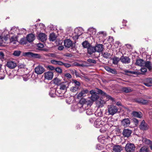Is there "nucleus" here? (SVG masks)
<instances>
[{"mask_svg":"<svg viewBox=\"0 0 152 152\" xmlns=\"http://www.w3.org/2000/svg\"><path fill=\"white\" fill-rule=\"evenodd\" d=\"M107 124V121L104 118L103 120L100 118H98L95 121L94 123L95 126L96 128H100L105 126Z\"/></svg>","mask_w":152,"mask_h":152,"instance_id":"1","label":"nucleus"},{"mask_svg":"<svg viewBox=\"0 0 152 152\" xmlns=\"http://www.w3.org/2000/svg\"><path fill=\"white\" fill-rule=\"evenodd\" d=\"M23 56L34 58L41 59L42 56L40 54L34 53L31 52H26L24 53Z\"/></svg>","mask_w":152,"mask_h":152,"instance_id":"2","label":"nucleus"},{"mask_svg":"<svg viewBox=\"0 0 152 152\" xmlns=\"http://www.w3.org/2000/svg\"><path fill=\"white\" fill-rule=\"evenodd\" d=\"M108 109V112L109 114L113 115L116 113L118 109L116 106L113 105H108L107 107Z\"/></svg>","mask_w":152,"mask_h":152,"instance_id":"3","label":"nucleus"},{"mask_svg":"<svg viewBox=\"0 0 152 152\" xmlns=\"http://www.w3.org/2000/svg\"><path fill=\"white\" fill-rule=\"evenodd\" d=\"M125 149L126 152H134L135 150V146L133 143H128L126 144Z\"/></svg>","mask_w":152,"mask_h":152,"instance_id":"4","label":"nucleus"},{"mask_svg":"<svg viewBox=\"0 0 152 152\" xmlns=\"http://www.w3.org/2000/svg\"><path fill=\"white\" fill-rule=\"evenodd\" d=\"M45 71V69L41 66H38L35 68V72L38 75H40Z\"/></svg>","mask_w":152,"mask_h":152,"instance_id":"5","label":"nucleus"},{"mask_svg":"<svg viewBox=\"0 0 152 152\" xmlns=\"http://www.w3.org/2000/svg\"><path fill=\"white\" fill-rule=\"evenodd\" d=\"M81 31L82 29L80 28H76L75 29V35L73 37V38L75 39H77L78 37L83 34Z\"/></svg>","mask_w":152,"mask_h":152,"instance_id":"6","label":"nucleus"},{"mask_svg":"<svg viewBox=\"0 0 152 152\" xmlns=\"http://www.w3.org/2000/svg\"><path fill=\"white\" fill-rule=\"evenodd\" d=\"M6 66L10 69H13L17 66V64L14 61H9L7 62Z\"/></svg>","mask_w":152,"mask_h":152,"instance_id":"7","label":"nucleus"},{"mask_svg":"<svg viewBox=\"0 0 152 152\" xmlns=\"http://www.w3.org/2000/svg\"><path fill=\"white\" fill-rule=\"evenodd\" d=\"M121 124L124 127H126L129 126L130 124V121L129 119L125 118L121 121Z\"/></svg>","mask_w":152,"mask_h":152,"instance_id":"8","label":"nucleus"},{"mask_svg":"<svg viewBox=\"0 0 152 152\" xmlns=\"http://www.w3.org/2000/svg\"><path fill=\"white\" fill-rule=\"evenodd\" d=\"M139 127L141 130H146L148 129L149 126L144 120H143L140 125Z\"/></svg>","mask_w":152,"mask_h":152,"instance_id":"9","label":"nucleus"},{"mask_svg":"<svg viewBox=\"0 0 152 152\" xmlns=\"http://www.w3.org/2000/svg\"><path fill=\"white\" fill-rule=\"evenodd\" d=\"M120 61L123 64H128L130 62V59L128 57L122 56L120 58Z\"/></svg>","mask_w":152,"mask_h":152,"instance_id":"10","label":"nucleus"},{"mask_svg":"<svg viewBox=\"0 0 152 152\" xmlns=\"http://www.w3.org/2000/svg\"><path fill=\"white\" fill-rule=\"evenodd\" d=\"M97 89L98 94H100L104 96H106L109 98V99L111 100L113 102L115 101L114 99L113 98H112L110 96H107L105 93L102 91L101 90L98 88H97Z\"/></svg>","mask_w":152,"mask_h":152,"instance_id":"11","label":"nucleus"},{"mask_svg":"<svg viewBox=\"0 0 152 152\" xmlns=\"http://www.w3.org/2000/svg\"><path fill=\"white\" fill-rule=\"evenodd\" d=\"M132 133V131L128 129H124L123 132L122 134L125 137H128L130 136Z\"/></svg>","mask_w":152,"mask_h":152,"instance_id":"12","label":"nucleus"},{"mask_svg":"<svg viewBox=\"0 0 152 152\" xmlns=\"http://www.w3.org/2000/svg\"><path fill=\"white\" fill-rule=\"evenodd\" d=\"M44 77L48 80H51L53 76V73L51 72H48L44 73Z\"/></svg>","mask_w":152,"mask_h":152,"instance_id":"13","label":"nucleus"},{"mask_svg":"<svg viewBox=\"0 0 152 152\" xmlns=\"http://www.w3.org/2000/svg\"><path fill=\"white\" fill-rule=\"evenodd\" d=\"M38 39L42 42H44L47 39V35L44 33H40L38 35Z\"/></svg>","mask_w":152,"mask_h":152,"instance_id":"14","label":"nucleus"},{"mask_svg":"<svg viewBox=\"0 0 152 152\" xmlns=\"http://www.w3.org/2000/svg\"><path fill=\"white\" fill-rule=\"evenodd\" d=\"M123 150L121 145H114L113 147V150L114 152H121Z\"/></svg>","mask_w":152,"mask_h":152,"instance_id":"15","label":"nucleus"},{"mask_svg":"<svg viewBox=\"0 0 152 152\" xmlns=\"http://www.w3.org/2000/svg\"><path fill=\"white\" fill-rule=\"evenodd\" d=\"M95 51L100 52L103 50L104 47L102 44H98L95 47Z\"/></svg>","mask_w":152,"mask_h":152,"instance_id":"16","label":"nucleus"},{"mask_svg":"<svg viewBox=\"0 0 152 152\" xmlns=\"http://www.w3.org/2000/svg\"><path fill=\"white\" fill-rule=\"evenodd\" d=\"M26 38L28 42H32L35 39V36L32 34H30L27 36Z\"/></svg>","mask_w":152,"mask_h":152,"instance_id":"17","label":"nucleus"},{"mask_svg":"<svg viewBox=\"0 0 152 152\" xmlns=\"http://www.w3.org/2000/svg\"><path fill=\"white\" fill-rule=\"evenodd\" d=\"M64 45L66 47L69 48L73 45L72 41L69 39H66L64 41Z\"/></svg>","mask_w":152,"mask_h":152,"instance_id":"18","label":"nucleus"},{"mask_svg":"<svg viewBox=\"0 0 152 152\" xmlns=\"http://www.w3.org/2000/svg\"><path fill=\"white\" fill-rule=\"evenodd\" d=\"M105 103V101L101 99H99L96 102V105L99 108L103 107Z\"/></svg>","mask_w":152,"mask_h":152,"instance_id":"19","label":"nucleus"},{"mask_svg":"<svg viewBox=\"0 0 152 152\" xmlns=\"http://www.w3.org/2000/svg\"><path fill=\"white\" fill-rule=\"evenodd\" d=\"M88 91L87 89H83L80 92L78 96L80 97L85 96H86V94L88 93Z\"/></svg>","mask_w":152,"mask_h":152,"instance_id":"20","label":"nucleus"},{"mask_svg":"<svg viewBox=\"0 0 152 152\" xmlns=\"http://www.w3.org/2000/svg\"><path fill=\"white\" fill-rule=\"evenodd\" d=\"M145 61L141 59H140L136 60L135 64L137 65L140 66H143L145 64Z\"/></svg>","mask_w":152,"mask_h":152,"instance_id":"21","label":"nucleus"},{"mask_svg":"<svg viewBox=\"0 0 152 152\" xmlns=\"http://www.w3.org/2000/svg\"><path fill=\"white\" fill-rule=\"evenodd\" d=\"M144 65L145 67L148 69L150 71L152 69V64L150 61H145Z\"/></svg>","mask_w":152,"mask_h":152,"instance_id":"22","label":"nucleus"},{"mask_svg":"<svg viewBox=\"0 0 152 152\" xmlns=\"http://www.w3.org/2000/svg\"><path fill=\"white\" fill-rule=\"evenodd\" d=\"M136 102L139 103H141L145 105L148 103V100L142 99H139L136 100Z\"/></svg>","mask_w":152,"mask_h":152,"instance_id":"23","label":"nucleus"},{"mask_svg":"<svg viewBox=\"0 0 152 152\" xmlns=\"http://www.w3.org/2000/svg\"><path fill=\"white\" fill-rule=\"evenodd\" d=\"M105 69L109 72L113 74H117V72L115 69H113L110 68L108 66H106L105 68Z\"/></svg>","mask_w":152,"mask_h":152,"instance_id":"24","label":"nucleus"},{"mask_svg":"<svg viewBox=\"0 0 152 152\" xmlns=\"http://www.w3.org/2000/svg\"><path fill=\"white\" fill-rule=\"evenodd\" d=\"M87 51L89 54H91L95 52V47H93L90 45L87 48Z\"/></svg>","mask_w":152,"mask_h":152,"instance_id":"25","label":"nucleus"},{"mask_svg":"<svg viewBox=\"0 0 152 152\" xmlns=\"http://www.w3.org/2000/svg\"><path fill=\"white\" fill-rule=\"evenodd\" d=\"M132 114L134 117L139 118H141L142 117V113L140 112L134 111L132 112Z\"/></svg>","mask_w":152,"mask_h":152,"instance_id":"26","label":"nucleus"},{"mask_svg":"<svg viewBox=\"0 0 152 152\" xmlns=\"http://www.w3.org/2000/svg\"><path fill=\"white\" fill-rule=\"evenodd\" d=\"M97 94H96L91 95L90 97V99L92 101L94 102L96 101L99 98V96L97 95Z\"/></svg>","mask_w":152,"mask_h":152,"instance_id":"27","label":"nucleus"},{"mask_svg":"<svg viewBox=\"0 0 152 152\" xmlns=\"http://www.w3.org/2000/svg\"><path fill=\"white\" fill-rule=\"evenodd\" d=\"M17 41V38L15 36H12L10 39V42L13 44H15Z\"/></svg>","mask_w":152,"mask_h":152,"instance_id":"28","label":"nucleus"},{"mask_svg":"<svg viewBox=\"0 0 152 152\" xmlns=\"http://www.w3.org/2000/svg\"><path fill=\"white\" fill-rule=\"evenodd\" d=\"M103 57L105 58H111V55L110 53L105 52L102 53Z\"/></svg>","mask_w":152,"mask_h":152,"instance_id":"29","label":"nucleus"},{"mask_svg":"<svg viewBox=\"0 0 152 152\" xmlns=\"http://www.w3.org/2000/svg\"><path fill=\"white\" fill-rule=\"evenodd\" d=\"M113 63L115 65L118 64V62L120 61V58H119L118 57H115L114 58H112Z\"/></svg>","mask_w":152,"mask_h":152,"instance_id":"30","label":"nucleus"},{"mask_svg":"<svg viewBox=\"0 0 152 152\" xmlns=\"http://www.w3.org/2000/svg\"><path fill=\"white\" fill-rule=\"evenodd\" d=\"M56 37L54 33L51 34L49 36V39L50 41H53L56 40Z\"/></svg>","mask_w":152,"mask_h":152,"instance_id":"31","label":"nucleus"},{"mask_svg":"<svg viewBox=\"0 0 152 152\" xmlns=\"http://www.w3.org/2000/svg\"><path fill=\"white\" fill-rule=\"evenodd\" d=\"M142 141L145 144L150 145L152 144V141L151 140L146 138H143Z\"/></svg>","mask_w":152,"mask_h":152,"instance_id":"32","label":"nucleus"},{"mask_svg":"<svg viewBox=\"0 0 152 152\" xmlns=\"http://www.w3.org/2000/svg\"><path fill=\"white\" fill-rule=\"evenodd\" d=\"M122 90L123 91L126 93H130L132 91V90L129 87H124L122 88Z\"/></svg>","mask_w":152,"mask_h":152,"instance_id":"33","label":"nucleus"},{"mask_svg":"<svg viewBox=\"0 0 152 152\" xmlns=\"http://www.w3.org/2000/svg\"><path fill=\"white\" fill-rule=\"evenodd\" d=\"M82 45L84 48H87L91 45L89 43L86 41L83 42L82 43Z\"/></svg>","mask_w":152,"mask_h":152,"instance_id":"34","label":"nucleus"},{"mask_svg":"<svg viewBox=\"0 0 152 152\" xmlns=\"http://www.w3.org/2000/svg\"><path fill=\"white\" fill-rule=\"evenodd\" d=\"M27 42L28 41L26 38L25 37L22 38L20 41V43L22 45L26 44Z\"/></svg>","mask_w":152,"mask_h":152,"instance_id":"35","label":"nucleus"},{"mask_svg":"<svg viewBox=\"0 0 152 152\" xmlns=\"http://www.w3.org/2000/svg\"><path fill=\"white\" fill-rule=\"evenodd\" d=\"M148 148L145 146H142L140 149V152H147L148 151Z\"/></svg>","mask_w":152,"mask_h":152,"instance_id":"36","label":"nucleus"},{"mask_svg":"<svg viewBox=\"0 0 152 152\" xmlns=\"http://www.w3.org/2000/svg\"><path fill=\"white\" fill-rule=\"evenodd\" d=\"M79 88L78 86H75L71 88L70 91L72 92H75L78 91Z\"/></svg>","mask_w":152,"mask_h":152,"instance_id":"37","label":"nucleus"},{"mask_svg":"<svg viewBox=\"0 0 152 152\" xmlns=\"http://www.w3.org/2000/svg\"><path fill=\"white\" fill-rule=\"evenodd\" d=\"M21 52L19 50L15 51L13 54V55L15 56H18L20 54Z\"/></svg>","mask_w":152,"mask_h":152,"instance_id":"38","label":"nucleus"},{"mask_svg":"<svg viewBox=\"0 0 152 152\" xmlns=\"http://www.w3.org/2000/svg\"><path fill=\"white\" fill-rule=\"evenodd\" d=\"M55 71L58 73H61L62 72V70L61 68L59 67H57L55 68Z\"/></svg>","mask_w":152,"mask_h":152,"instance_id":"39","label":"nucleus"},{"mask_svg":"<svg viewBox=\"0 0 152 152\" xmlns=\"http://www.w3.org/2000/svg\"><path fill=\"white\" fill-rule=\"evenodd\" d=\"M147 71V68L145 67H142L140 69V72H141L142 74H144Z\"/></svg>","mask_w":152,"mask_h":152,"instance_id":"40","label":"nucleus"},{"mask_svg":"<svg viewBox=\"0 0 152 152\" xmlns=\"http://www.w3.org/2000/svg\"><path fill=\"white\" fill-rule=\"evenodd\" d=\"M60 80L58 78H55L54 79V82L55 84L58 85L60 83Z\"/></svg>","mask_w":152,"mask_h":152,"instance_id":"41","label":"nucleus"},{"mask_svg":"<svg viewBox=\"0 0 152 152\" xmlns=\"http://www.w3.org/2000/svg\"><path fill=\"white\" fill-rule=\"evenodd\" d=\"M87 61L90 63H92L94 64L96 63V61L94 59H88L87 60Z\"/></svg>","mask_w":152,"mask_h":152,"instance_id":"42","label":"nucleus"},{"mask_svg":"<svg viewBox=\"0 0 152 152\" xmlns=\"http://www.w3.org/2000/svg\"><path fill=\"white\" fill-rule=\"evenodd\" d=\"M73 82L75 84V86H78L79 87V86L80 85V82L77 81L76 80H73Z\"/></svg>","mask_w":152,"mask_h":152,"instance_id":"43","label":"nucleus"},{"mask_svg":"<svg viewBox=\"0 0 152 152\" xmlns=\"http://www.w3.org/2000/svg\"><path fill=\"white\" fill-rule=\"evenodd\" d=\"M65 67L68 68L71 66V65L70 64L67 63H64L63 65Z\"/></svg>","mask_w":152,"mask_h":152,"instance_id":"44","label":"nucleus"},{"mask_svg":"<svg viewBox=\"0 0 152 152\" xmlns=\"http://www.w3.org/2000/svg\"><path fill=\"white\" fill-rule=\"evenodd\" d=\"M141 74V72L139 71H134L133 72H132V74L136 75L142 74Z\"/></svg>","mask_w":152,"mask_h":152,"instance_id":"45","label":"nucleus"},{"mask_svg":"<svg viewBox=\"0 0 152 152\" xmlns=\"http://www.w3.org/2000/svg\"><path fill=\"white\" fill-rule=\"evenodd\" d=\"M64 75L65 77L68 78H70L72 77L71 75L69 73H67L65 74Z\"/></svg>","mask_w":152,"mask_h":152,"instance_id":"46","label":"nucleus"},{"mask_svg":"<svg viewBox=\"0 0 152 152\" xmlns=\"http://www.w3.org/2000/svg\"><path fill=\"white\" fill-rule=\"evenodd\" d=\"M133 121L134 122L135 124L136 125H137L138 124L139 121H138V120L136 118H134L133 119Z\"/></svg>","mask_w":152,"mask_h":152,"instance_id":"47","label":"nucleus"},{"mask_svg":"<svg viewBox=\"0 0 152 152\" xmlns=\"http://www.w3.org/2000/svg\"><path fill=\"white\" fill-rule=\"evenodd\" d=\"M60 89L61 90H64L66 89V86L65 85H62L61 86Z\"/></svg>","mask_w":152,"mask_h":152,"instance_id":"48","label":"nucleus"},{"mask_svg":"<svg viewBox=\"0 0 152 152\" xmlns=\"http://www.w3.org/2000/svg\"><path fill=\"white\" fill-rule=\"evenodd\" d=\"M90 93L92 95L93 94H97L95 90H92L90 91Z\"/></svg>","mask_w":152,"mask_h":152,"instance_id":"49","label":"nucleus"},{"mask_svg":"<svg viewBox=\"0 0 152 152\" xmlns=\"http://www.w3.org/2000/svg\"><path fill=\"white\" fill-rule=\"evenodd\" d=\"M146 80L147 82L150 83L151 84H152V78H148Z\"/></svg>","mask_w":152,"mask_h":152,"instance_id":"50","label":"nucleus"},{"mask_svg":"<svg viewBox=\"0 0 152 152\" xmlns=\"http://www.w3.org/2000/svg\"><path fill=\"white\" fill-rule=\"evenodd\" d=\"M48 56L53 58H56V55L55 54L53 53H50L49 54Z\"/></svg>","mask_w":152,"mask_h":152,"instance_id":"51","label":"nucleus"},{"mask_svg":"<svg viewBox=\"0 0 152 152\" xmlns=\"http://www.w3.org/2000/svg\"><path fill=\"white\" fill-rule=\"evenodd\" d=\"M48 68L51 70H53L55 69V67L51 65L48 66Z\"/></svg>","mask_w":152,"mask_h":152,"instance_id":"52","label":"nucleus"},{"mask_svg":"<svg viewBox=\"0 0 152 152\" xmlns=\"http://www.w3.org/2000/svg\"><path fill=\"white\" fill-rule=\"evenodd\" d=\"M86 113L88 115H91L92 114V113L91 112H90V110L89 109H88L86 111Z\"/></svg>","mask_w":152,"mask_h":152,"instance_id":"53","label":"nucleus"},{"mask_svg":"<svg viewBox=\"0 0 152 152\" xmlns=\"http://www.w3.org/2000/svg\"><path fill=\"white\" fill-rule=\"evenodd\" d=\"M4 56V53L1 52H0V59L3 58Z\"/></svg>","mask_w":152,"mask_h":152,"instance_id":"54","label":"nucleus"},{"mask_svg":"<svg viewBox=\"0 0 152 152\" xmlns=\"http://www.w3.org/2000/svg\"><path fill=\"white\" fill-rule=\"evenodd\" d=\"M50 62L53 64L56 65V60H51L50 61Z\"/></svg>","mask_w":152,"mask_h":152,"instance_id":"55","label":"nucleus"},{"mask_svg":"<svg viewBox=\"0 0 152 152\" xmlns=\"http://www.w3.org/2000/svg\"><path fill=\"white\" fill-rule=\"evenodd\" d=\"M37 47L39 48H43L44 47V45L42 44H39L37 45Z\"/></svg>","mask_w":152,"mask_h":152,"instance_id":"56","label":"nucleus"},{"mask_svg":"<svg viewBox=\"0 0 152 152\" xmlns=\"http://www.w3.org/2000/svg\"><path fill=\"white\" fill-rule=\"evenodd\" d=\"M64 47L62 46H60L58 48V49L60 50H61L63 49Z\"/></svg>","mask_w":152,"mask_h":152,"instance_id":"57","label":"nucleus"},{"mask_svg":"<svg viewBox=\"0 0 152 152\" xmlns=\"http://www.w3.org/2000/svg\"><path fill=\"white\" fill-rule=\"evenodd\" d=\"M144 84L145 86L148 87H150L152 86L151 84L150 83L148 82V83H144Z\"/></svg>","mask_w":152,"mask_h":152,"instance_id":"58","label":"nucleus"},{"mask_svg":"<svg viewBox=\"0 0 152 152\" xmlns=\"http://www.w3.org/2000/svg\"><path fill=\"white\" fill-rule=\"evenodd\" d=\"M1 72H0V79L1 80L3 79L4 77V75H1Z\"/></svg>","mask_w":152,"mask_h":152,"instance_id":"59","label":"nucleus"},{"mask_svg":"<svg viewBox=\"0 0 152 152\" xmlns=\"http://www.w3.org/2000/svg\"><path fill=\"white\" fill-rule=\"evenodd\" d=\"M20 68H24L25 67V65L24 64H20L18 66Z\"/></svg>","mask_w":152,"mask_h":152,"instance_id":"60","label":"nucleus"},{"mask_svg":"<svg viewBox=\"0 0 152 152\" xmlns=\"http://www.w3.org/2000/svg\"><path fill=\"white\" fill-rule=\"evenodd\" d=\"M64 64V63L61 61H59L58 63V65L62 66Z\"/></svg>","mask_w":152,"mask_h":152,"instance_id":"61","label":"nucleus"},{"mask_svg":"<svg viewBox=\"0 0 152 152\" xmlns=\"http://www.w3.org/2000/svg\"><path fill=\"white\" fill-rule=\"evenodd\" d=\"M134 71H129V70H126V73H129L131 74H132V72H133Z\"/></svg>","mask_w":152,"mask_h":152,"instance_id":"62","label":"nucleus"},{"mask_svg":"<svg viewBox=\"0 0 152 152\" xmlns=\"http://www.w3.org/2000/svg\"><path fill=\"white\" fill-rule=\"evenodd\" d=\"M116 105L118 106H121V104L119 102H118L116 103Z\"/></svg>","mask_w":152,"mask_h":152,"instance_id":"63","label":"nucleus"},{"mask_svg":"<svg viewBox=\"0 0 152 152\" xmlns=\"http://www.w3.org/2000/svg\"><path fill=\"white\" fill-rule=\"evenodd\" d=\"M127 47L129 49H130L131 47V46L130 45H126Z\"/></svg>","mask_w":152,"mask_h":152,"instance_id":"64","label":"nucleus"}]
</instances>
